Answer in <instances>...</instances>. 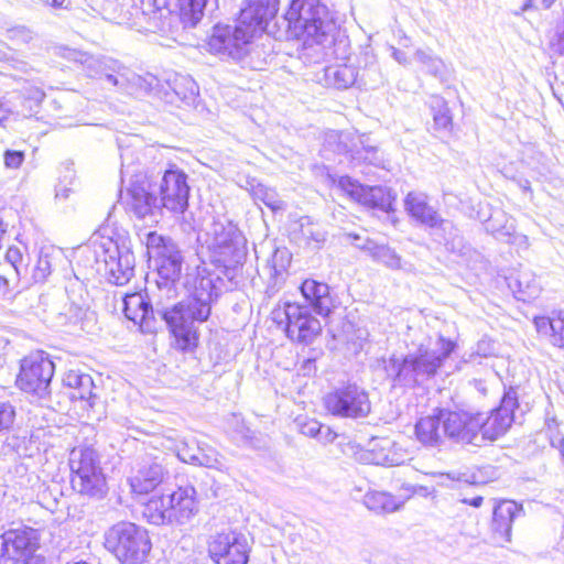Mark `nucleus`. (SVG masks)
Masks as SVG:
<instances>
[{"instance_id": "nucleus-25", "label": "nucleus", "mask_w": 564, "mask_h": 564, "mask_svg": "<svg viewBox=\"0 0 564 564\" xmlns=\"http://www.w3.org/2000/svg\"><path fill=\"white\" fill-rule=\"evenodd\" d=\"M301 293L310 311L322 317H328L338 305L337 297L327 283L306 279L301 284Z\"/></svg>"}, {"instance_id": "nucleus-40", "label": "nucleus", "mask_w": 564, "mask_h": 564, "mask_svg": "<svg viewBox=\"0 0 564 564\" xmlns=\"http://www.w3.org/2000/svg\"><path fill=\"white\" fill-rule=\"evenodd\" d=\"M414 58L422 65L423 69L427 74L438 78L440 80L445 79L447 67L443 59L434 55L432 51L416 50Z\"/></svg>"}, {"instance_id": "nucleus-57", "label": "nucleus", "mask_w": 564, "mask_h": 564, "mask_svg": "<svg viewBox=\"0 0 564 564\" xmlns=\"http://www.w3.org/2000/svg\"><path fill=\"white\" fill-rule=\"evenodd\" d=\"M300 370L304 376H312L316 372L315 358L308 357L301 364Z\"/></svg>"}, {"instance_id": "nucleus-61", "label": "nucleus", "mask_w": 564, "mask_h": 564, "mask_svg": "<svg viewBox=\"0 0 564 564\" xmlns=\"http://www.w3.org/2000/svg\"><path fill=\"white\" fill-rule=\"evenodd\" d=\"M484 498L481 496H475L471 498H462L460 502L464 505L471 506L474 508H479L482 505Z\"/></svg>"}, {"instance_id": "nucleus-21", "label": "nucleus", "mask_w": 564, "mask_h": 564, "mask_svg": "<svg viewBox=\"0 0 564 564\" xmlns=\"http://www.w3.org/2000/svg\"><path fill=\"white\" fill-rule=\"evenodd\" d=\"M161 204L167 210L183 214L188 207L189 186L187 175L176 166L164 171L159 185Z\"/></svg>"}, {"instance_id": "nucleus-5", "label": "nucleus", "mask_w": 564, "mask_h": 564, "mask_svg": "<svg viewBox=\"0 0 564 564\" xmlns=\"http://www.w3.org/2000/svg\"><path fill=\"white\" fill-rule=\"evenodd\" d=\"M207 249L209 251L210 262L216 270H209L206 267H197V269H206L217 274L223 280V289L226 286V280L232 281L246 260L247 239L238 226L228 218L215 219L208 231Z\"/></svg>"}, {"instance_id": "nucleus-41", "label": "nucleus", "mask_w": 564, "mask_h": 564, "mask_svg": "<svg viewBox=\"0 0 564 564\" xmlns=\"http://www.w3.org/2000/svg\"><path fill=\"white\" fill-rule=\"evenodd\" d=\"M434 129L449 132L453 127V118L447 102L442 97H433L431 101Z\"/></svg>"}, {"instance_id": "nucleus-35", "label": "nucleus", "mask_w": 564, "mask_h": 564, "mask_svg": "<svg viewBox=\"0 0 564 564\" xmlns=\"http://www.w3.org/2000/svg\"><path fill=\"white\" fill-rule=\"evenodd\" d=\"M177 7L183 29L195 28L204 12H213L218 7L217 0H177Z\"/></svg>"}, {"instance_id": "nucleus-45", "label": "nucleus", "mask_w": 564, "mask_h": 564, "mask_svg": "<svg viewBox=\"0 0 564 564\" xmlns=\"http://www.w3.org/2000/svg\"><path fill=\"white\" fill-rule=\"evenodd\" d=\"M517 284V297L519 300L527 301L528 299L536 297L540 292L539 284L535 282L534 279L530 280L527 273H522L519 275Z\"/></svg>"}, {"instance_id": "nucleus-2", "label": "nucleus", "mask_w": 564, "mask_h": 564, "mask_svg": "<svg viewBox=\"0 0 564 564\" xmlns=\"http://www.w3.org/2000/svg\"><path fill=\"white\" fill-rule=\"evenodd\" d=\"M279 4L280 0H248L236 23L214 25L207 42L209 52L237 62L250 39L267 31Z\"/></svg>"}, {"instance_id": "nucleus-31", "label": "nucleus", "mask_w": 564, "mask_h": 564, "mask_svg": "<svg viewBox=\"0 0 564 564\" xmlns=\"http://www.w3.org/2000/svg\"><path fill=\"white\" fill-rule=\"evenodd\" d=\"M434 241L443 245L448 252L459 257H468L471 253V247L465 241L459 229L451 221L445 219L431 232Z\"/></svg>"}, {"instance_id": "nucleus-60", "label": "nucleus", "mask_w": 564, "mask_h": 564, "mask_svg": "<svg viewBox=\"0 0 564 564\" xmlns=\"http://www.w3.org/2000/svg\"><path fill=\"white\" fill-rule=\"evenodd\" d=\"M48 4L55 10H70L72 0H51Z\"/></svg>"}, {"instance_id": "nucleus-63", "label": "nucleus", "mask_w": 564, "mask_h": 564, "mask_svg": "<svg viewBox=\"0 0 564 564\" xmlns=\"http://www.w3.org/2000/svg\"><path fill=\"white\" fill-rule=\"evenodd\" d=\"M535 1L538 2L535 8H541V9L547 10L554 4V2L556 0H535Z\"/></svg>"}, {"instance_id": "nucleus-47", "label": "nucleus", "mask_w": 564, "mask_h": 564, "mask_svg": "<svg viewBox=\"0 0 564 564\" xmlns=\"http://www.w3.org/2000/svg\"><path fill=\"white\" fill-rule=\"evenodd\" d=\"M45 94L39 88H31L22 100V113L24 117L32 116L37 112Z\"/></svg>"}, {"instance_id": "nucleus-53", "label": "nucleus", "mask_w": 564, "mask_h": 564, "mask_svg": "<svg viewBox=\"0 0 564 564\" xmlns=\"http://www.w3.org/2000/svg\"><path fill=\"white\" fill-rule=\"evenodd\" d=\"M7 37L18 43H29L33 39V32L26 26H14L7 30Z\"/></svg>"}, {"instance_id": "nucleus-28", "label": "nucleus", "mask_w": 564, "mask_h": 564, "mask_svg": "<svg viewBox=\"0 0 564 564\" xmlns=\"http://www.w3.org/2000/svg\"><path fill=\"white\" fill-rule=\"evenodd\" d=\"M414 434L416 441L426 448L441 449L445 445L447 438L438 409L415 423Z\"/></svg>"}, {"instance_id": "nucleus-48", "label": "nucleus", "mask_w": 564, "mask_h": 564, "mask_svg": "<svg viewBox=\"0 0 564 564\" xmlns=\"http://www.w3.org/2000/svg\"><path fill=\"white\" fill-rule=\"evenodd\" d=\"M17 270L10 264H0V296H6L11 291V285L20 280Z\"/></svg>"}, {"instance_id": "nucleus-56", "label": "nucleus", "mask_w": 564, "mask_h": 564, "mask_svg": "<svg viewBox=\"0 0 564 564\" xmlns=\"http://www.w3.org/2000/svg\"><path fill=\"white\" fill-rule=\"evenodd\" d=\"M323 425L315 421L310 420L300 424V432L308 437L321 438Z\"/></svg>"}, {"instance_id": "nucleus-18", "label": "nucleus", "mask_w": 564, "mask_h": 564, "mask_svg": "<svg viewBox=\"0 0 564 564\" xmlns=\"http://www.w3.org/2000/svg\"><path fill=\"white\" fill-rule=\"evenodd\" d=\"M162 204L159 203L156 191L144 174H137L127 189L126 209L140 220L148 219L152 224L159 221Z\"/></svg>"}, {"instance_id": "nucleus-37", "label": "nucleus", "mask_w": 564, "mask_h": 564, "mask_svg": "<svg viewBox=\"0 0 564 564\" xmlns=\"http://www.w3.org/2000/svg\"><path fill=\"white\" fill-rule=\"evenodd\" d=\"M394 197L391 191L382 186H364V192L360 195L358 203L378 208L383 212H389L392 208Z\"/></svg>"}, {"instance_id": "nucleus-44", "label": "nucleus", "mask_w": 564, "mask_h": 564, "mask_svg": "<svg viewBox=\"0 0 564 564\" xmlns=\"http://www.w3.org/2000/svg\"><path fill=\"white\" fill-rule=\"evenodd\" d=\"M121 158V169H120V176L121 181L124 182L127 177L130 178V182L132 180H135L137 174H142L139 169V164L135 162V155L134 152L130 149H123L120 153Z\"/></svg>"}, {"instance_id": "nucleus-62", "label": "nucleus", "mask_w": 564, "mask_h": 564, "mask_svg": "<svg viewBox=\"0 0 564 564\" xmlns=\"http://www.w3.org/2000/svg\"><path fill=\"white\" fill-rule=\"evenodd\" d=\"M392 56L400 64L405 65L408 63V58H406L405 53L400 51V50H398V48H393Z\"/></svg>"}, {"instance_id": "nucleus-17", "label": "nucleus", "mask_w": 564, "mask_h": 564, "mask_svg": "<svg viewBox=\"0 0 564 564\" xmlns=\"http://www.w3.org/2000/svg\"><path fill=\"white\" fill-rule=\"evenodd\" d=\"M324 404L329 413L340 417L360 419L371 410L367 391L356 383H348L326 394Z\"/></svg>"}, {"instance_id": "nucleus-59", "label": "nucleus", "mask_w": 564, "mask_h": 564, "mask_svg": "<svg viewBox=\"0 0 564 564\" xmlns=\"http://www.w3.org/2000/svg\"><path fill=\"white\" fill-rule=\"evenodd\" d=\"M72 188L67 185L58 184L55 188V198L65 200L69 197Z\"/></svg>"}, {"instance_id": "nucleus-12", "label": "nucleus", "mask_w": 564, "mask_h": 564, "mask_svg": "<svg viewBox=\"0 0 564 564\" xmlns=\"http://www.w3.org/2000/svg\"><path fill=\"white\" fill-rule=\"evenodd\" d=\"M128 24L139 32L170 35L183 29L180 12H173L169 0H134L127 10Z\"/></svg>"}, {"instance_id": "nucleus-7", "label": "nucleus", "mask_w": 564, "mask_h": 564, "mask_svg": "<svg viewBox=\"0 0 564 564\" xmlns=\"http://www.w3.org/2000/svg\"><path fill=\"white\" fill-rule=\"evenodd\" d=\"M63 56L80 64L88 77L104 80L107 85L129 95L151 90L159 85L158 77L153 74L138 75L109 56H95L75 48H64Z\"/></svg>"}, {"instance_id": "nucleus-16", "label": "nucleus", "mask_w": 564, "mask_h": 564, "mask_svg": "<svg viewBox=\"0 0 564 564\" xmlns=\"http://www.w3.org/2000/svg\"><path fill=\"white\" fill-rule=\"evenodd\" d=\"M39 539L37 531L30 527L6 530L0 534V561L3 564H26L31 558H43L35 555Z\"/></svg>"}, {"instance_id": "nucleus-29", "label": "nucleus", "mask_w": 564, "mask_h": 564, "mask_svg": "<svg viewBox=\"0 0 564 564\" xmlns=\"http://www.w3.org/2000/svg\"><path fill=\"white\" fill-rule=\"evenodd\" d=\"M65 387L72 391L69 398L73 401H80L83 409H93L98 400V395L94 392L95 383L90 375L79 370H68L63 378Z\"/></svg>"}, {"instance_id": "nucleus-26", "label": "nucleus", "mask_w": 564, "mask_h": 564, "mask_svg": "<svg viewBox=\"0 0 564 564\" xmlns=\"http://www.w3.org/2000/svg\"><path fill=\"white\" fill-rule=\"evenodd\" d=\"M274 58V41L269 35L262 36L260 34L254 39H250L236 63L242 68L263 70Z\"/></svg>"}, {"instance_id": "nucleus-33", "label": "nucleus", "mask_w": 564, "mask_h": 564, "mask_svg": "<svg viewBox=\"0 0 564 564\" xmlns=\"http://www.w3.org/2000/svg\"><path fill=\"white\" fill-rule=\"evenodd\" d=\"M364 506L376 514H388L401 510L404 500L397 498L388 491L367 490L362 498Z\"/></svg>"}, {"instance_id": "nucleus-52", "label": "nucleus", "mask_w": 564, "mask_h": 564, "mask_svg": "<svg viewBox=\"0 0 564 564\" xmlns=\"http://www.w3.org/2000/svg\"><path fill=\"white\" fill-rule=\"evenodd\" d=\"M25 160L23 151L6 150L3 153V164L8 170H18Z\"/></svg>"}, {"instance_id": "nucleus-50", "label": "nucleus", "mask_w": 564, "mask_h": 564, "mask_svg": "<svg viewBox=\"0 0 564 564\" xmlns=\"http://www.w3.org/2000/svg\"><path fill=\"white\" fill-rule=\"evenodd\" d=\"M337 186L347 193L355 200H359L361 193L364 192V186L358 181H355L348 175L339 176L337 181Z\"/></svg>"}, {"instance_id": "nucleus-46", "label": "nucleus", "mask_w": 564, "mask_h": 564, "mask_svg": "<svg viewBox=\"0 0 564 564\" xmlns=\"http://www.w3.org/2000/svg\"><path fill=\"white\" fill-rule=\"evenodd\" d=\"M202 446L203 444H199L194 440L181 442L177 445V457L184 463L195 465Z\"/></svg>"}, {"instance_id": "nucleus-14", "label": "nucleus", "mask_w": 564, "mask_h": 564, "mask_svg": "<svg viewBox=\"0 0 564 564\" xmlns=\"http://www.w3.org/2000/svg\"><path fill=\"white\" fill-rule=\"evenodd\" d=\"M54 370V362L48 357L40 352L29 355L21 360L17 386L39 400L46 399L51 393Z\"/></svg>"}, {"instance_id": "nucleus-13", "label": "nucleus", "mask_w": 564, "mask_h": 564, "mask_svg": "<svg viewBox=\"0 0 564 564\" xmlns=\"http://www.w3.org/2000/svg\"><path fill=\"white\" fill-rule=\"evenodd\" d=\"M325 141L328 145H335V152L348 155L354 167L362 164L384 167L380 150L371 143L367 134L330 131L326 134Z\"/></svg>"}, {"instance_id": "nucleus-1", "label": "nucleus", "mask_w": 564, "mask_h": 564, "mask_svg": "<svg viewBox=\"0 0 564 564\" xmlns=\"http://www.w3.org/2000/svg\"><path fill=\"white\" fill-rule=\"evenodd\" d=\"M184 288L187 296L172 307L158 303L154 308L147 294H127L123 297L124 316L139 325L143 333L151 334L156 329L155 314H159L173 335L176 347L183 351L193 350L198 344L196 324L206 322L210 316L212 307L221 294L223 280L206 269H197L186 273Z\"/></svg>"}, {"instance_id": "nucleus-6", "label": "nucleus", "mask_w": 564, "mask_h": 564, "mask_svg": "<svg viewBox=\"0 0 564 564\" xmlns=\"http://www.w3.org/2000/svg\"><path fill=\"white\" fill-rule=\"evenodd\" d=\"M284 20L288 39L302 41L305 47L332 43L337 29L329 9L321 0H292Z\"/></svg>"}, {"instance_id": "nucleus-24", "label": "nucleus", "mask_w": 564, "mask_h": 564, "mask_svg": "<svg viewBox=\"0 0 564 564\" xmlns=\"http://www.w3.org/2000/svg\"><path fill=\"white\" fill-rule=\"evenodd\" d=\"M167 470L158 457L145 456L135 465L129 477L131 490L137 495H147L163 482Z\"/></svg>"}, {"instance_id": "nucleus-34", "label": "nucleus", "mask_w": 564, "mask_h": 564, "mask_svg": "<svg viewBox=\"0 0 564 564\" xmlns=\"http://www.w3.org/2000/svg\"><path fill=\"white\" fill-rule=\"evenodd\" d=\"M326 231L324 228L314 223L311 217H301L297 223V228L293 230V238L297 243L304 245L314 249H319L326 241Z\"/></svg>"}, {"instance_id": "nucleus-10", "label": "nucleus", "mask_w": 564, "mask_h": 564, "mask_svg": "<svg viewBox=\"0 0 564 564\" xmlns=\"http://www.w3.org/2000/svg\"><path fill=\"white\" fill-rule=\"evenodd\" d=\"M70 484L80 496L100 500L108 492L99 453L90 445H78L69 452Z\"/></svg>"}, {"instance_id": "nucleus-3", "label": "nucleus", "mask_w": 564, "mask_h": 564, "mask_svg": "<svg viewBox=\"0 0 564 564\" xmlns=\"http://www.w3.org/2000/svg\"><path fill=\"white\" fill-rule=\"evenodd\" d=\"M456 344L440 336L435 346L421 343L405 355L382 359L386 378L393 388L414 389L432 379L454 351Z\"/></svg>"}, {"instance_id": "nucleus-55", "label": "nucleus", "mask_w": 564, "mask_h": 564, "mask_svg": "<svg viewBox=\"0 0 564 564\" xmlns=\"http://www.w3.org/2000/svg\"><path fill=\"white\" fill-rule=\"evenodd\" d=\"M14 408L8 402H0V431L8 430L14 420Z\"/></svg>"}, {"instance_id": "nucleus-64", "label": "nucleus", "mask_w": 564, "mask_h": 564, "mask_svg": "<svg viewBox=\"0 0 564 564\" xmlns=\"http://www.w3.org/2000/svg\"><path fill=\"white\" fill-rule=\"evenodd\" d=\"M552 445L556 448H558L560 454H562V451L564 449V437H561L557 442V444L553 441Z\"/></svg>"}, {"instance_id": "nucleus-11", "label": "nucleus", "mask_w": 564, "mask_h": 564, "mask_svg": "<svg viewBox=\"0 0 564 564\" xmlns=\"http://www.w3.org/2000/svg\"><path fill=\"white\" fill-rule=\"evenodd\" d=\"M104 545L121 564H142L152 543L148 530L129 521H120L105 532Z\"/></svg>"}, {"instance_id": "nucleus-30", "label": "nucleus", "mask_w": 564, "mask_h": 564, "mask_svg": "<svg viewBox=\"0 0 564 564\" xmlns=\"http://www.w3.org/2000/svg\"><path fill=\"white\" fill-rule=\"evenodd\" d=\"M405 209L416 221L432 229H436L442 221L438 213L427 203V197L422 193L411 192L404 200Z\"/></svg>"}, {"instance_id": "nucleus-51", "label": "nucleus", "mask_w": 564, "mask_h": 564, "mask_svg": "<svg viewBox=\"0 0 564 564\" xmlns=\"http://www.w3.org/2000/svg\"><path fill=\"white\" fill-rule=\"evenodd\" d=\"M384 448H381L380 453H371V458H367V460L375 465H391L398 466L404 462L403 457H398L395 454L390 455L389 453H383Z\"/></svg>"}, {"instance_id": "nucleus-39", "label": "nucleus", "mask_w": 564, "mask_h": 564, "mask_svg": "<svg viewBox=\"0 0 564 564\" xmlns=\"http://www.w3.org/2000/svg\"><path fill=\"white\" fill-rule=\"evenodd\" d=\"M326 77L337 89H347L357 82L358 70L347 64L330 66L326 69Z\"/></svg>"}, {"instance_id": "nucleus-8", "label": "nucleus", "mask_w": 564, "mask_h": 564, "mask_svg": "<svg viewBox=\"0 0 564 564\" xmlns=\"http://www.w3.org/2000/svg\"><path fill=\"white\" fill-rule=\"evenodd\" d=\"M145 247L150 263L153 264L158 279L155 281L160 297L167 300L177 295V284L182 274L184 256L177 243L155 231L145 235Z\"/></svg>"}, {"instance_id": "nucleus-54", "label": "nucleus", "mask_w": 564, "mask_h": 564, "mask_svg": "<svg viewBox=\"0 0 564 564\" xmlns=\"http://www.w3.org/2000/svg\"><path fill=\"white\" fill-rule=\"evenodd\" d=\"M446 477L458 482H465L468 485H478L484 484V480L478 477V475L474 471H453L446 474Z\"/></svg>"}, {"instance_id": "nucleus-9", "label": "nucleus", "mask_w": 564, "mask_h": 564, "mask_svg": "<svg viewBox=\"0 0 564 564\" xmlns=\"http://www.w3.org/2000/svg\"><path fill=\"white\" fill-rule=\"evenodd\" d=\"M198 511L197 491L191 484L178 486L169 495L152 496L143 506L142 516L151 524H183Z\"/></svg>"}, {"instance_id": "nucleus-32", "label": "nucleus", "mask_w": 564, "mask_h": 564, "mask_svg": "<svg viewBox=\"0 0 564 564\" xmlns=\"http://www.w3.org/2000/svg\"><path fill=\"white\" fill-rule=\"evenodd\" d=\"M534 325L539 335L551 345L564 348V311H554L549 316L535 317Z\"/></svg>"}, {"instance_id": "nucleus-27", "label": "nucleus", "mask_w": 564, "mask_h": 564, "mask_svg": "<svg viewBox=\"0 0 564 564\" xmlns=\"http://www.w3.org/2000/svg\"><path fill=\"white\" fill-rule=\"evenodd\" d=\"M524 514L522 505L513 500H500L492 510L491 531L502 542L511 541L513 521Z\"/></svg>"}, {"instance_id": "nucleus-42", "label": "nucleus", "mask_w": 564, "mask_h": 564, "mask_svg": "<svg viewBox=\"0 0 564 564\" xmlns=\"http://www.w3.org/2000/svg\"><path fill=\"white\" fill-rule=\"evenodd\" d=\"M55 265L54 250L43 248L40 250L36 264L33 268V280L34 282H44L52 273Z\"/></svg>"}, {"instance_id": "nucleus-19", "label": "nucleus", "mask_w": 564, "mask_h": 564, "mask_svg": "<svg viewBox=\"0 0 564 564\" xmlns=\"http://www.w3.org/2000/svg\"><path fill=\"white\" fill-rule=\"evenodd\" d=\"M518 393L513 388H509L499 404L489 415L477 412V419L480 421L479 436L484 441H495L502 436L514 421V411L518 409Z\"/></svg>"}, {"instance_id": "nucleus-58", "label": "nucleus", "mask_w": 564, "mask_h": 564, "mask_svg": "<svg viewBox=\"0 0 564 564\" xmlns=\"http://www.w3.org/2000/svg\"><path fill=\"white\" fill-rule=\"evenodd\" d=\"M404 494L395 496L397 498H400L401 500H404V502L410 499L414 494H416V487L412 486L410 484H403L400 488Z\"/></svg>"}, {"instance_id": "nucleus-15", "label": "nucleus", "mask_w": 564, "mask_h": 564, "mask_svg": "<svg viewBox=\"0 0 564 564\" xmlns=\"http://www.w3.org/2000/svg\"><path fill=\"white\" fill-rule=\"evenodd\" d=\"M274 319L280 325L284 324L285 334L291 340L301 344L313 343L322 332L319 319L300 303H285L282 310L274 312Z\"/></svg>"}, {"instance_id": "nucleus-23", "label": "nucleus", "mask_w": 564, "mask_h": 564, "mask_svg": "<svg viewBox=\"0 0 564 564\" xmlns=\"http://www.w3.org/2000/svg\"><path fill=\"white\" fill-rule=\"evenodd\" d=\"M159 85L151 90L143 93L153 94L167 104L180 101L186 107H195L199 97V89L196 82L188 75L175 74L172 78L162 82L158 78Z\"/></svg>"}, {"instance_id": "nucleus-36", "label": "nucleus", "mask_w": 564, "mask_h": 564, "mask_svg": "<svg viewBox=\"0 0 564 564\" xmlns=\"http://www.w3.org/2000/svg\"><path fill=\"white\" fill-rule=\"evenodd\" d=\"M355 239L357 240L355 246L368 252L376 262L391 270L401 269V257L388 245H379L369 238H366L362 242L359 237H355Z\"/></svg>"}, {"instance_id": "nucleus-49", "label": "nucleus", "mask_w": 564, "mask_h": 564, "mask_svg": "<svg viewBox=\"0 0 564 564\" xmlns=\"http://www.w3.org/2000/svg\"><path fill=\"white\" fill-rule=\"evenodd\" d=\"M1 264H10L17 270V274L22 275L28 270V264L24 263V258L18 247H10L6 252L4 261Z\"/></svg>"}, {"instance_id": "nucleus-43", "label": "nucleus", "mask_w": 564, "mask_h": 564, "mask_svg": "<svg viewBox=\"0 0 564 564\" xmlns=\"http://www.w3.org/2000/svg\"><path fill=\"white\" fill-rule=\"evenodd\" d=\"M195 465L220 471L226 469L224 457L215 448L206 444H203Z\"/></svg>"}, {"instance_id": "nucleus-38", "label": "nucleus", "mask_w": 564, "mask_h": 564, "mask_svg": "<svg viewBox=\"0 0 564 564\" xmlns=\"http://www.w3.org/2000/svg\"><path fill=\"white\" fill-rule=\"evenodd\" d=\"M250 194L254 200L263 203L272 212H280L286 208V204L280 198L275 189L252 180L248 182Z\"/></svg>"}, {"instance_id": "nucleus-4", "label": "nucleus", "mask_w": 564, "mask_h": 564, "mask_svg": "<svg viewBox=\"0 0 564 564\" xmlns=\"http://www.w3.org/2000/svg\"><path fill=\"white\" fill-rule=\"evenodd\" d=\"M76 262L116 285L127 284L134 274V256L124 234L93 238L77 249Z\"/></svg>"}, {"instance_id": "nucleus-22", "label": "nucleus", "mask_w": 564, "mask_h": 564, "mask_svg": "<svg viewBox=\"0 0 564 564\" xmlns=\"http://www.w3.org/2000/svg\"><path fill=\"white\" fill-rule=\"evenodd\" d=\"M208 552L217 564H247L249 560L247 539L236 531L221 532L213 536Z\"/></svg>"}, {"instance_id": "nucleus-20", "label": "nucleus", "mask_w": 564, "mask_h": 564, "mask_svg": "<svg viewBox=\"0 0 564 564\" xmlns=\"http://www.w3.org/2000/svg\"><path fill=\"white\" fill-rule=\"evenodd\" d=\"M438 413L443 419L446 438L456 443L481 445V437L479 436L480 421L477 419V412L438 409Z\"/></svg>"}]
</instances>
